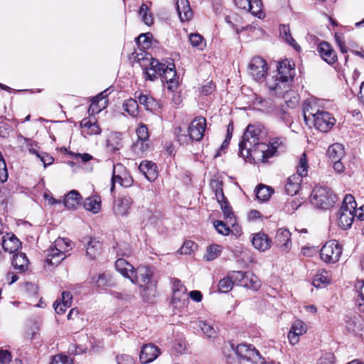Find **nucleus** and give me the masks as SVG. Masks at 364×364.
Masks as SVG:
<instances>
[{
    "label": "nucleus",
    "mask_w": 364,
    "mask_h": 364,
    "mask_svg": "<svg viewBox=\"0 0 364 364\" xmlns=\"http://www.w3.org/2000/svg\"><path fill=\"white\" fill-rule=\"evenodd\" d=\"M136 60L140 63L146 80H155L156 76L160 75L161 71L164 69L165 64L160 63L157 59L152 57L146 56L141 58L137 55Z\"/></svg>",
    "instance_id": "6"
},
{
    "label": "nucleus",
    "mask_w": 364,
    "mask_h": 364,
    "mask_svg": "<svg viewBox=\"0 0 364 364\" xmlns=\"http://www.w3.org/2000/svg\"><path fill=\"white\" fill-rule=\"evenodd\" d=\"M335 122V119L330 113L321 111V113H317L316 117L308 125H313L316 129L326 132L334 125Z\"/></svg>",
    "instance_id": "9"
},
{
    "label": "nucleus",
    "mask_w": 364,
    "mask_h": 364,
    "mask_svg": "<svg viewBox=\"0 0 364 364\" xmlns=\"http://www.w3.org/2000/svg\"><path fill=\"white\" fill-rule=\"evenodd\" d=\"M335 357L331 352H326L321 354L317 360V364H333Z\"/></svg>",
    "instance_id": "57"
},
{
    "label": "nucleus",
    "mask_w": 364,
    "mask_h": 364,
    "mask_svg": "<svg viewBox=\"0 0 364 364\" xmlns=\"http://www.w3.org/2000/svg\"><path fill=\"white\" fill-rule=\"evenodd\" d=\"M235 5L252 15L261 18L262 16V3L261 0H234Z\"/></svg>",
    "instance_id": "13"
},
{
    "label": "nucleus",
    "mask_w": 364,
    "mask_h": 364,
    "mask_svg": "<svg viewBox=\"0 0 364 364\" xmlns=\"http://www.w3.org/2000/svg\"><path fill=\"white\" fill-rule=\"evenodd\" d=\"M359 297L356 300V304L360 311H364V284L361 287Z\"/></svg>",
    "instance_id": "64"
},
{
    "label": "nucleus",
    "mask_w": 364,
    "mask_h": 364,
    "mask_svg": "<svg viewBox=\"0 0 364 364\" xmlns=\"http://www.w3.org/2000/svg\"><path fill=\"white\" fill-rule=\"evenodd\" d=\"M122 169H124V167L122 164H118L116 166H114L112 178V190L114 188L115 183H119L121 186L124 187H129L132 184L133 180L130 176H125L124 178H122L121 176L116 173L117 171Z\"/></svg>",
    "instance_id": "27"
},
{
    "label": "nucleus",
    "mask_w": 364,
    "mask_h": 364,
    "mask_svg": "<svg viewBox=\"0 0 364 364\" xmlns=\"http://www.w3.org/2000/svg\"><path fill=\"white\" fill-rule=\"evenodd\" d=\"M176 10L181 21H189L193 16L188 0H176Z\"/></svg>",
    "instance_id": "25"
},
{
    "label": "nucleus",
    "mask_w": 364,
    "mask_h": 364,
    "mask_svg": "<svg viewBox=\"0 0 364 364\" xmlns=\"http://www.w3.org/2000/svg\"><path fill=\"white\" fill-rule=\"evenodd\" d=\"M326 272L317 274L314 276L313 279V285L316 288H321L329 283L328 277Z\"/></svg>",
    "instance_id": "48"
},
{
    "label": "nucleus",
    "mask_w": 364,
    "mask_h": 364,
    "mask_svg": "<svg viewBox=\"0 0 364 364\" xmlns=\"http://www.w3.org/2000/svg\"><path fill=\"white\" fill-rule=\"evenodd\" d=\"M196 325L201 329L207 338H215L217 336V330L209 323L205 321H198L196 322Z\"/></svg>",
    "instance_id": "39"
},
{
    "label": "nucleus",
    "mask_w": 364,
    "mask_h": 364,
    "mask_svg": "<svg viewBox=\"0 0 364 364\" xmlns=\"http://www.w3.org/2000/svg\"><path fill=\"white\" fill-rule=\"evenodd\" d=\"M80 127L82 129V132L88 135L100 134L101 132V129L97 122H92L88 118H84L81 121Z\"/></svg>",
    "instance_id": "31"
},
{
    "label": "nucleus",
    "mask_w": 364,
    "mask_h": 364,
    "mask_svg": "<svg viewBox=\"0 0 364 364\" xmlns=\"http://www.w3.org/2000/svg\"><path fill=\"white\" fill-rule=\"evenodd\" d=\"M2 247L6 252L14 253L20 248L21 243L13 233H6L0 239Z\"/></svg>",
    "instance_id": "18"
},
{
    "label": "nucleus",
    "mask_w": 364,
    "mask_h": 364,
    "mask_svg": "<svg viewBox=\"0 0 364 364\" xmlns=\"http://www.w3.org/2000/svg\"><path fill=\"white\" fill-rule=\"evenodd\" d=\"M151 34L150 33H141L136 38V43L143 49L147 48L151 43Z\"/></svg>",
    "instance_id": "53"
},
{
    "label": "nucleus",
    "mask_w": 364,
    "mask_h": 364,
    "mask_svg": "<svg viewBox=\"0 0 364 364\" xmlns=\"http://www.w3.org/2000/svg\"><path fill=\"white\" fill-rule=\"evenodd\" d=\"M138 140L147 141L149 138V131L147 127L141 124L136 130Z\"/></svg>",
    "instance_id": "56"
},
{
    "label": "nucleus",
    "mask_w": 364,
    "mask_h": 364,
    "mask_svg": "<svg viewBox=\"0 0 364 364\" xmlns=\"http://www.w3.org/2000/svg\"><path fill=\"white\" fill-rule=\"evenodd\" d=\"M157 166L156 164L150 161H143L139 166V169L146 178L149 181H154L158 176Z\"/></svg>",
    "instance_id": "22"
},
{
    "label": "nucleus",
    "mask_w": 364,
    "mask_h": 364,
    "mask_svg": "<svg viewBox=\"0 0 364 364\" xmlns=\"http://www.w3.org/2000/svg\"><path fill=\"white\" fill-rule=\"evenodd\" d=\"M142 21L147 26H151L154 23L152 14L149 12V8L147 4H142L139 11Z\"/></svg>",
    "instance_id": "43"
},
{
    "label": "nucleus",
    "mask_w": 364,
    "mask_h": 364,
    "mask_svg": "<svg viewBox=\"0 0 364 364\" xmlns=\"http://www.w3.org/2000/svg\"><path fill=\"white\" fill-rule=\"evenodd\" d=\"M186 291V287L183 284V283L178 279H174L173 280V292L174 298L181 297L182 295H184Z\"/></svg>",
    "instance_id": "49"
},
{
    "label": "nucleus",
    "mask_w": 364,
    "mask_h": 364,
    "mask_svg": "<svg viewBox=\"0 0 364 364\" xmlns=\"http://www.w3.org/2000/svg\"><path fill=\"white\" fill-rule=\"evenodd\" d=\"M321 111L316 108L315 103L306 104L304 107V119L306 124H309V122L316 117L317 113H321Z\"/></svg>",
    "instance_id": "36"
},
{
    "label": "nucleus",
    "mask_w": 364,
    "mask_h": 364,
    "mask_svg": "<svg viewBox=\"0 0 364 364\" xmlns=\"http://www.w3.org/2000/svg\"><path fill=\"white\" fill-rule=\"evenodd\" d=\"M132 203L133 200L130 196H122L115 200L113 210L117 215H127L129 213Z\"/></svg>",
    "instance_id": "19"
},
{
    "label": "nucleus",
    "mask_w": 364,
    "mask_h": 364,
    "mask_svg": "<svg viewBox=\"0 0 364 364\" xmlns=\"http://www.w3.org/2000/svg\"><path fill=\"white\" fill-rule=\"evenodd\" d=\"M107 147L115 151L119 150L122 146L121 139L117 136H111L107 141Z\"/></svg>",
    "instance_id": "52"
},
{
    "label": "nucleus",
    "mask_w": 364,
    "mask_h": 364,
    "mask_svg": "<svg viewBox=\"0 0 364 364\" xmlns=\"http://www.w3.org/2000/svg\"><path fill=\"white\" fill-rule=\"evenodd\" d=\"M274 193L273 189L267 186L260 184L256 189V197L259 200L267 201Z\"/></svg>",
    "instance_id": "38"
},
{
    "label": "nucleus",
    "mask_w": 364,
    "mask_h": 364,
    "mask_svg": "<svg viewBox=\"0 0 364 364\" xmlns=\"http://www.w3.org/2000/svg\"><path fill=\"white\" fill-rule=\"evenodd\" d=\"M356 205L357 203L354 197L350 194H348L345 196L341 207H344L346 209L355 211L356 209Z\"/></svg>",
    "instance_id": "54"
},
{
    "label": "nucleus",
    "mask_w": 364,
    "mask_h": 364,
    "mask_svg": "<svg viewBox=\"0 0 364 364\" xmlns=\"http://www.w3.org/2000/svg\"><path fill=\"white\" fill-rule=\"evenodd\" d=\"M269 153L271 156L276 153L283 151L286 147V139L283 137H274L269 141Z\"/></svg>",
    "instance_id": "34"
},
{
    "label": "nucleus",
    "mask_w": 364,
    "mask_h": 364,
    "mask_svg": "<svg viewBox=\"0 0 364 364\" xmlns=\"http://www.w3.org/2000/svg\"><path fill=\"white\" fill-rule=\"evenodd\" d=\"M250 279L249 282L245 283V287L252 289L253 291H257L261 286V282L259 278L255 275L253 273H250Z\"/></svg>",
    "instance_id": "51"
},
{
    "label": "nucleus",
    "mask_w": 364,
    "mask_h": 364,
    "mask_svg": "<svg viewBox=\"0 0 364 364\" xmlns=\"http://www.w3.org/2000/svg\"><path fill=\"white\" fill-rule=\"evenodd\" d=\"M189 41L193 47L203 50L205 47V42L201 35L192 33L189 36Z\"/></svg>",
    "instance_id": "47"
},
{
    "label": "nucleus",
    "mask_w": 364,
    "mask_h": 364,
    "mask_svg": "<svg viewBox=\"0 0 364 364\" xmlns=\"http://www.w3.org/2000/svg\"><path fill=\"white\" fill-rule=\"evenodd\" d=\"M71 241L58 237L48 250L46 262L52 265L59 264L65 257V253L71 250Z\"/></svg>",
    "instance_id": "3"
},
{
    "label": "nucleus",
    "mask_w": 364,
    "mask_h": 364,
    "mask_svg": "<svg viewBox=\"0 0 364 364\" xmlns=\"http://www.w3.org/2000/svg\"><path fill=\"white\" fill-rule=\"evenodd\" d=\"M160 353V349L155 345L145 344L141 349L139 359L142 363H149L156 359Z\"/></svg>",
    "instance_id": "14"
},
{
    "label": "nucleus",
    "mask_w": 364,
    "mask_h": 364,
    "mask_svg": "<svg viewBox=\"0 0 364 364\" xmlns=\"http://www.w3.org/2000/svg\"><path fill=\"white\" fill-rule=\"evenodd\" d=\"M275 242L281 251L288 252L291 247L290 232L285 228L278 229L276 233Z\"/></svg>",
    "instance_id": "17"
},
{
    "label": "nucleus",
    "mask_w": 364,
    "mask_h": 364,
    "mask_svg": "<svg viewBox=\"0 0 364 364\" xmlns=\"http://www.w3.org/2000/svg\"><path fill=\"white\" fill-rule=\"evenodd\" d=\"M245 272L242 271H233L229 274L232 283L237 284L238 285H240L242 280H244Z\"/></svg>",
    "instance_id": "60"
},
{
    "label": "nucleus",
    "mask_w": 364,
    "mask_h": 364,
    "mask_svg": "<svg viewBox=\"0 0 364 364\" xmlns=\"http://www.w3.org/2000/svg\"><path fill=\"white\" fill-rule=\"evenodd\" d=\"M129 279L133 284H137L140 287H144V291L151 289L155 291L156 282L153 279L154 271L146 266H139L129 274Z\"/></svg>",
    "instance_id": "4"
},
{
    "label": "nucleus",
    "mask_w": 364,
    "mask_h": 364,
    "mask_svg": "<svg viewBox=\"0 0 364 364\" xmlns=\"http://www.w3.org/2000/svg\"><path fill=\"white\" fill-rule=\"evenodd\" d=\"M174 133L178 143L181 145L188 144L193 141L186 129H183L181 127L175 128Z\"/></svg>",
    "instance_id": "40"
},
{
    "label": "nucleus",
    "mask_w": 364,
    "mask_h": 364,
    "mask_svg": "<svg viewBox=\"0 0 364 364\" xmlns=\"http://www.w3.org/2000/svg\"><path fill=\"white\" fill-rule=\"evenodd\" d=\"M301 182L302 178L299 175L290 176L285 185L286 193L290 196L296 195L300 190Z\"/></svg>",
    "instance_id": "26"
},
{
    "label": "nucleus",
    "mask_w": 364,
    "mask_h": 364,
    "mask_svg": "<svg viewBox=\"0 0 364 364\" xmlns=\"http://www.w3.org/2000/svg\"><path fill=\"white\" fill-rule=\"evenodd\" d=\"M124 109L131 115L134 116L136 113L138 104L137 101L133 99H129L124 104Z\"/></svg>",
    "instance_id": "55"
},
{
    "label": "nucleus",
    "mask_w": 364,
    "mask_h": 364,
    "mask_svg": "<svg viewBox=\"0 0 364 364\" xmlns=\"http://www.w3.org/2000/svg\"><path fill=\"white\" fill-rule=\"evenodd\" d=\"M307 331L306 325L301 320L295 321L288 333L289 343L294 346L299 341L300 336Z\"/></svg>",
    "instance_id": "16"
},
{
    "label": "nucleus",
    "mask_w": 364,
    "mask_h": 364,
    "mask_svg": "<svg viewBox=\"0 0 364 364\" xmlns=\"http://www.w3.org/2000/svg\"><path fill=\"white\" fill-rule=\"evenodd\" d=\"M327 154L331 161H341L346 155L344 147L342 144L336 143L330 146Z\"/></svg>",
    "instance_id": "30"
},
{
    "label": "nucleus",
    "mask_w": 364,
    "mask_h": 364,
    "mask_svg": "<svg viewBox=\"0 0 364 364\" xmlns=\"http://www.w3.org/2000/svg\"><path fill=\"white\" fill-rule=\"evenodd\" d=\"M176 75V71L175 70V65L173 63H170L168 65H164V70L161 71L160 76L169 84L168 88L173 90L176 87L177 82L175 80Z\"/></svg>",
    "instance_id": "21"
},
{
    "label": "nucleus",
    "mask_w": 364,
    "mask_h": 364,
    "mask_svg": "<svg viewBox=\"0 0 364 364\" xmlns=\"http://www.w3.org/2000/svg\"><path fill=\"white\" fill-rule=\"evenodd\" d=\"M317 51L321 58L329 65L334 64L338 60L336 51L326 41H323L318 45Z\"/></svg>",
    "instance_id": "15"
},
{
    "label": "nucleus",
    "mask_w": 364,
    "mask_h": 364,
    "mask_svg": "<svg viewBox=\"0 0 364 364\" xmlns=\"http://www.w3.org/2000/svg\"><path fill=\"white\" fill-rule=\"evenodd\" d=\"M310 200L316 208L326 210L333 205L336 196L328 187L317 186L311 192Z\"/></svg>",
    "instance_id": "2"
},
{
    "label": "nucleus",
    "mask_w": 364,
    "mask_h": 364,
    "mask_svg": "<svg viewBox=\"0 0 364 364\" xmlns=\"http://www.w3.org/2000/svg\"><path fill=\"white\" fill-rule=\"evenodd\" d=\"M196 244L191 240L186 241L180 249L181 254L188 255L191 254L196 248Z\"/></svg>",
    "instance_id": "58"
},
{
    "label": "nucleus",
    "mask_w": 364,
    "mask_h": 364,
    "mask_svg": "<svg viewBox=\"0 0 364 364\" xmlns=\"http://www.w3.org/2000/svg\"><path fill=\"white\" fill-rule=\"evenodd\" d=\"M85 208L94 213H97L101 208V199L98 196H94L85 199L83 203Z\"/></svg>",
    "instance_id": "37"
},
{
    "label": "nucleus",
    "mask_w": 364,
    "mask_h": 364,
    "mask_svg": "<svg viewBox=\"0 0 364 364\" xmlns=\"http://www.w3.org/2000/svg\"><path fill=\"white\" fill-rule=\"evenodd\" d=\"M95 279V277H93L92 280L96 283L98 287L105 288L112 285L111 278L108 274H101L97 276V279Z\"/></svg>",
    "instance_id": "50"
},
{
    "label": "nucleus",
    "mask_w": 364,
    "mask_h": 364,
    "mask_svg": "<svg viewBox=\"0 0 364 364\" xmlns=\"http://www.w3.org/2000/svg\"><path fill=\"white\" fill-rule=\"evenodd\" d=\"M205 127V119L203 117H198L191 122L187 130L193 141H199L204 136Z\"/></svg>",
    "instance_id": "11"
},
{
    "label": "nucleus",
    "mask_w": 364,
    "mask_h": 364,
    "mask_svg": "<svg viewBox=\"0 0 364 364\" xmlns=\"http://www.w3.org/2000/svg\"><path fill=\"white\" fill-rule=\"evenodd\" d=\"M308 163L306 160V154L304 153L300 157L299 164L297 166V173L294 175H299L301 178L306 176L308 173Z\"/></svg>",
    "instance_id": "45"
},
{
    "label": "nucleus",
    "mask_w": 364,
    "mask_h": 364,
    "mask_svg": "<svg viewBox=\"0 0 364 364\" xmlns=\"http://www.w3.org/2000/svg\"><path fill=\"white\" fill-rule=\"evenodd\" d=\"M355 211L346 209L344 207H341L338 212V225L343 230L350 228L354 220Z\"/></svg>",
    "instance_id": "20"
},
{
    "label": "nucleus",
    "mask_w": 364,
    "mask_h": 364,
    "mask_svg": "<svg viewBox=\"0 0 364 364\" xmlns=\"http://www.w3.org/2000/svg\"><path fill=\"white\" fill-rule=\"evenodd\" d=\"M82 197L75 190L70 191L64 199V205L68 209H76L81 203Z\"/></svg>",
    "instance_id": "29"
},
{
    "label": "nucleus",
    "mask_w": 364,
    "mask_h": 364,
    "mask_svg": "<svg viewBox=\"0 0 364 364\" xmlns=\"http://www.w3.org/2000/svg\"><path fill=\"white\" fill-rule=\"evenodd\" d=\"M280 31V35L291 46H292L294 48H296V43L295 40L292 38L291 35L290 34V30L289 26L282 25L280 26L279 28Z\"/></svg>",
    "instance_id": "46"
},
{
    "label": "nucleus",
    "mask_w": 364,
    "mask_h": 364,
    "mask_svg": "<svg viewBox=\"0 0 364 364\" xmlns=\"http://www.w3.org/2000/svg\"><path fill=\"white\" fill-rule=\"evenodd\" d=\"M117 364H135V360L128 355H117L116 358Z\"/></svg>",
    "instance_id": "63"
},
{
    "label": "nucleus",
    "mask_w": 364,
    "mask_h": 364,
    "mask_svg": "<svg viewBox=\"0 0 364 364\" xmlns=\"http://www.w3.org/2000/svg\"><path fill=\"white\" fill-rule=\"evenodd\" d=\"M135 97L138 99L139 103L144 105L147 110L153 111L161 107L159 103L148 94L136 92Z\"/></svg>",
    "instance_id": "24"
},
{
    "label": "nucleus",
    "mask_w": 364,
    "mask_h": 364,
    "mask_svg": "<svg viewBox=\"0 0 364 364\" xmlns=\"http://www.w3.org/2000/svg\"><path fill=\"white\" fill-rule=\"evenodd\" d=\"M101 245L98 241L90 238L87 242L86 255L91 259H95L100 255Z\"/></svg>",
    "instance_id": "35"
},
{
    "label": "nucleus",
    "mask_w": 364,
    "mask_h": 364,
    "mask_svg": "<svg viewBox=\"0 0 364 364\" xmlns=\"http://www.w3.org/2000/svg\"><path fill=\"white\" fill-rule=\"evenodd\" d=\"M262 127L260 125L250 124L243 134L242 140L239 144V149L246 148V145L255 144L262 141Z\"/></svg>",
    "instance_id": "8"
},
{
    "label": "nucleus",
    "mask_w": 364,
    "mask_h": 364,
    "mask_svg": "<svg viewBox=\"0 0 364 364\" xmlns=\"http://www.w3.org/2000/svg\"><path fill=\"white\" fill-rule=\"evenodd\" d=\"M221 253V247L218 245H212L207 247L206 253L203 259L206 261H212L216 259Z\"/></svg>",
    "instance_id": "41"
},
{
    "label": "nucleus",
    "mask_w": 364,
    "mask_h": 364,
    "mask_svg": "<svg viewBox=\"0 0 364 364\" xmlns=\"http://www.w3.org/2000/svg\"><path fill=\"white\" fill-rule=\"evenodd\" d=\"M271 240L268 235L264 232L255 234L252 240V245L260 251H265L271 247Z\"/></svg>",
    "instance_id": "23"
},
{
    "label": "nucleus",
    "mask_w": 364,
    "mask_h": 364,
    "mask_svg": "<svg viewBox=\"0 0 364 364\" xmlns=\"http://www.w3.org/2000/svg\"><path fill=\"white\" fill-rule=\"evenodd\" d=\"M231 346L240 359L255 361L259 355L258 350L250 344L240 343L235 348L233 345Z\"/></svg>",
    "instance_id": "12"
},
{
    "label": "nucleus",
    "mask_w": 364,
    "mask_h": 364,
    "mask_svg": "<svg viewBox=\"0 0 364 364\" xmlns=\"http://www.w3.org/2000/svg\"><path fill=\"white\" fill-rule=\"evenodd\" d=\"M220 208L223 211V216L225 219L229 220L228 223H230L232 225H234L235 223L234 213L231 206L228 203V200L223 201L220 203Z\"/></svg>",
    "instance_id": "42"
},
{
    "label": "nucleus",
    "mask_w": 364,
    "mask_h": 364,
    "mask_svg": "<svg viewBox=\"0 0 364 364\" xmlns=\"http://www.w3.org/2000/svg\"><path fill=\"white\" fill-rule=\"evenodd\" d=\"M134 267L126 259L120 258L115 262V269L123 277L129 279V274L133 272Z\"/></svg>",
    "instance_id": "33"
},
{
    "label": "nucleus",
    "mask_w": 364,
    "mask_h": 364,
    "mask_svg": "<svg viewBox=\"0 0 364 364\" xmlns=\"http://www.w3.org/2000/svg\"><path fill=\"white\" fill-rule=\"evenodd\" d=\"M294 64L286 59L281 61L277 65V74L268 78L267 85L272 94L282 96L289 91V82L292 81L294 75Z\"/></svg>",
    "instance_id": "1"
},
{
    "label": "nucleus",
    "mask_w": 364,
    "mask_h": 364,
    "mask_svg": "<svg viewBox=\"0 0 364 364\" xmlns=\"http://www.w3.org/2000/svg\"><path fill=\"white\" fill-rule=\"evenodd\" d=\"M214 227L217 230L218 232L221 235H228L230 233V230L229 227L221 220L215 221Z\"/></svg>",
    "instance_id": "59"
},
{
    "label": "nucleus",
    "mask_w": 364,
    "mask_h": 364,
    "mask_svg": "<svg viewBox=\"0 0 364 364\" xmlns=\"http://www.w3.org/2000/svg\"><path fill=\"white\" fill-rule=\"evenodd\" d=\"M342 246L336 240L325 243L320 250V257L326 263L335 264L342 255Z\"/></svg>",
    "instance_id": "7"
},
{
    "label": "nucleus",
    "mask_w": 364,
    "mask_h": 364,
    "mask_svg": "<svg viewBox=\"0 0 364 364\" xmlns=\"http://www.w3.org/2000/svg\"><path fill=\"white\" fill-rule=\"evenodd\" d=\"M245 147L239 149L240 155L244 158L250 157L254 161L265 162L271 157L269 145L262 141L255 144L246 145Z\"/></svg>",
    "instance_id": "5"
},
{
    "label": "nucleus",
    "mask_w": 364,
    "mask_h": 364,
    "mask_svg": "<svg viewBox=\"0 0 364 364\" xmlns=\"http://www.w3.org/2000/svg\"><path fill=\"white\" fill-rule=\"evenodd\" d=\"M267 69L266 61L259 56L254 57L249 64V73L257 81H259L265 77Z\"/></svg>",
    "instance_id": "10"
},
{
    "label": "nucleus",
    "mask_w": 364,
    "mask_h": 364,
    "mask_svg": "<svg viewBox=\"0 0 364 364\" xmlns=\"http://www.w3.org/2000/svg\"><path fill=\"white\" fill-rule=\"evenodd\" d=\"M334 37L336 43L340 48L341 51L343 53H347V48L346 47V42L344 41L343 35L336 33Z\"/></svg>",
    "instance_id": "61"
},
{
    "label": "nucleus",
    "mask_w": 364,
    "mask_h": 364,
    "mask_svg": "<svg viewBox=\"0 0 364 364\" xmlns=\"http://www.w3.org/2000/svg\"><path fill=\"white\" fill-rule=\"evenodd\" d=\"M12 265L18 271L24 272L28 269L29 261L25 253H16L13 256Z\"/></svg>",
    "instance_id": "28"
},
{
    "label": "nucleus",
    "mask_w": 364,
    "mask_h": 364,
    "mask_svg": "<svg viewBox=\"0 0 364 364\" xmlns=\"http://www.w3.org/2000/svg\"><path fill=\"white\" fill-rule=\"evenodd\" d=\"M71 361L72 360L66 355H57L50 364H70Z\"/></svg>",
    "instance_id": "62"
},
{
    "label": "nucleus",
    "mask_w": 364,
    "mask_h": 364,
    "mask_svg": "<svg viewBox=\"0 0 364 364\" xmlns=\"http://www.w3.org/2000/svg\"><path fill=\"white\" fill-rule=\"evenodd\" d=\"M233 287L232 281L228 274V277L221 279L218 284V291L221 293H228L229 292Z\"/></svg>",
    "instance_id": "44"
},
{
    "label": "nucleus",
    "mask_w": 364,
    "mask_h": 364,
    "mask_svg": "<svg viewBox=\"0 0 364 364\" xmlns=\"http://www.w3.org/2000/svg\"><path fill=\"white\" fill-rule=\"evenodd\" d=\"M104 100V92H101L94 97L88 109L89 113L95 114L99 113L102 109H105L106 107V101Z\"/></svg>",
    "instance_id": "32"
}]
</instances>
